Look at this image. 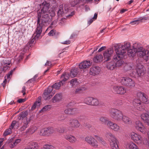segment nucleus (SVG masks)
Segmentation results:
<instances>
[{"label": "nucleus", "mask_w": 149, "mask_h": 149, "mask_svg": "<svg viewBox=\"0 0 149 149\" xmlns=\"http://www.w3.org/2000/svg\"><path fill=\"white\" fill-rule=\"evenodd\" d=\"M107 67L108 69L113 70L115 69L116 67L115 63L113 61L108 63L107 64Z\"/></svg>", "instance_id": "cd10ccee"}, {"label": "nucleus", "mask_w": 149, "mask_h": 149, "mask_svg": "<svg viewBox=\"0 0 149 149\" xmlns=\"http://www.w3.org/2000/svg\"><path fill=\"white\" fill-rule=\"evenodd\" d=\"M37 127L35 125H33L31 126L26 131V134H32L37 130Z\"/></svg>", "instance_id": "c756f323"}, {"label": "nucleus", "mask_w": 149, "mask_h": 149, "mask_svg": "<svg viewBox=\"0 0 149 149\" xmlns=\"http://www.w3.org/2000/svg\"><path fill=\"white\" fill-rule=\"evenodd\" d=\"M65 128L64 127H60L59 129H58V131L59 133H63L65 132Z\"/></svg>", "instance_id": "13d9d810"}, {"label": "nucleus", "mask_w": 149, "mask_h": 149, "mask_svg": "<svg viewBox=\"0 0 149 149\" xmlns=\"http://www.w3.org/2000/svg\"><path fill=\"white\" fill-rule=\"evenodd\" d=\"M139 21H140V19L134 20L131 22L130 24H131L132 25L137 24L139 23Z\"/></svg>", "instance_id": "603ef678"}, {"label": "nucleus", "mask_w": 149, "mask_h": 149, "mask_svg": "<svg viewBox=\"0 0 149 149\" xmlns=\"http://www.w3.org/2000/svg\"><path fill=\"white\" fill-rule=\"evenodd\" d=\"M98 141L100 143L102 144L104 146H106L107 145L106 142L102 137L99 138V139Z\"/></svg>", "instance_id": "8fccbe9b"}, {"label": "nucleus", "mask_w": 149, "mask_h": 149, "mask_svg": "<svg viewBox=\"0 0 149 149\" xmlns=\"http://www.w3.org/2000/svg\"><path fill=\"white\" fill-rule=\"evenodd\" d=\"M63 4L60 5L58 7V10L57 12L58 17H61L64 15V12L63 10Z\"/></svg>", "instance_id": "7c9ffc66"}, {"label": "nucleus", "mask_w": 149, "mask_h": 149, "mask_svg": "<svg viewBox=\"0 0 149 149\" xmlns=\"http://www.w3.org/2000/svg\"><path fill=\"white\" fill-rule=\"evenodd\" d=\"M26 87L25 86H24L22 87V93H23V95H24L25 94Z\"/></svg>", "instance_id": "0e129e2a"}, {"label": "nucleus", "mask_w": 149, "mask_h": 149, "mask_svg": "<svg viewBox=\"0 0 149 149\" xmlns=\"http://www.w3.org/2000/svg\"><path fill=\"white\" fill-rule=\"evenodd\" d=\"M65 117L64 115H62L60 116L58 118V120H63L65 119Z\"/></svg>", "instance_id": "680f3d73"}, {"label": "nucleus", "mask_w": 149, "mask_h": 149, "mask_svg": "<svg viewBox=\"0 0 149 149\" xmlns=\"http://www.w3.org/2000/svg\"><path fill=\"white\" fill-rule=\"evenodd\" d=\"M91 64V63L89 61H84L79 64V68H75L71 69L70 72V75L72 77H76L77 74L81 72L80 69H84L89 67Z\"/></svg>", "instance_id": "f03ea898"}, {"label": "nucleus", "mask_w": 149, "mask_h": 149, "mask_svg": "<svg viewBox=\"0 0 149 149\" xmlns=\"http://www.w3.org/2000/svg\"><path fill=\"white\" fill-rule=\"evenodd\" d=\"M112 91L116 94L123 95L126 93V89L123 86H114L113 87Z\"/></svg>", "instance_id": "f8f14e48"}, {"label": "nucleus", "mask_w": 149, "mask_h": 149, "mask_svg": "<svg viewBox=\"0 0 149 149\" xmlns=\"http://www.w3.org/2000/svg\"><path fill=\"white\" fill-rule=\"evenodd\" d=\"M48 130L47 127L41 129L40 131L39 135L40 136H48L47 131Z\"/></svg>", "instance_id": "c9c22d12"}, {"label": "nucleus", "mask_w": 149, "mask_h": 149, "mask_svg": "<svg viewBox=\"0 0 149 149\" xmlns=\"http://www.w3.org/2000/svg\"><path fill=\"white\" fill-rule=\"evenodd\" d=\"M65 20V18H62L61 20L59 21V24L60 25H63Z\"/></svg>", "instance_id": "4d7b16f0"}, {"label": "nucleus", "mask_w": 149, "mask_h": 149, "mask_svg": "<svg viewBox=\"0 0 149 149\" xmlns=\"http://www.w3.org/2000/svg\"><path fill=\"white\" fill-rule=\"evenodd\" d=\"M51 107V105H48L45 106L40 111V112L46 111L48 110Z\"/></svg>", "instance_id": "c03bdc74"}, {"label": "nucleus", "mask_w": 149, "mask_h": 149, "mask_svg": "<svg viewBox=\"0 0 149 149\" xmlns=\"http://www.w3.org/2000/svg\"><path fill=\"white\" fill-rule=\"evenodd\" d=\"M105 136L107 139H109L110 144L112 149H119L118 145V141L115 136L110 132H107Z\"/></svg>", "instance_id": "7ed1b4c3"}, {"label": "nucleus", "mask_w": 149, "mask_h": 149, "mask_svg": "<svg viewBox=\"0 0 149 149\" xmlns=\"http://www.w3.org/2000/svg\"><path fill=\"white\" fill-rule=\"evenodd\" d=\"M99 120L102 124L105 125H107V123L109 121L107 120V118L103 116L101 117L100 118Z\"/></svg>", "instance_id": "ea45409f"}, {"label": "nucleus", "mask_w": 149, "mask_h": 149, "mask_svg": "<svg viewBox=\"0 0 149 149\" xmlns=\"http://www.w3.org/2000/svg\"><path fill=\"white\" fill-rule=\"evenodd\" d=\"M141 117L144 122L146 123L149 125V111L146 113L142 114Z\"/></svg>", "instance_id": "b1692460"}, {"label": "nucleus", "mask_w": 149, "mask_h": 149, "mask_svg": "<svg viewBox=\"0 0 149 149\" xmlns=\"http://www.w3.org/2000/svg\"><path fill=\"white\" fill-rule=\"evenodd\" d=\"M115 47L116 48L115 50L116 52L122 54L124 55H126L127 51L131 48L130 43L129 42L124 43V45L117 44Z\"/></svg>", "instance_id": "20e7f679"}, {"label": "nucleus", "mask_w": 149, "mask_h": 149, "mask_svg": "<svg viewBox=\"0 0 149 149\" xmlns=\"http://www.w3.org/2000/svg\"><path fill=\"white\" fill-rule=\"evenodd\" d=\"M101 71V69L100 67L97 66H93L92 67L89 71L91 75L95 76L99 74Z\"/></svg>", "instance_id": "aec40b11"}, {"label": "nucleus", "mask_w": 149, "mask_h": 149, "mask_svg": "<svg viewBox=\"0 0 149 149\" xmlns=\"http://www.w3.org/2000/svg\"><path fill=\"white\" fill-rule=\"evenodd\" d=\"M84 139L85 141L91 146L95 148L98 147V145L97 141L92 136H87Z\"/></svg>", "instance_id": "9d476101"}, {"label": "nucleus", "mask_w": 149, "mask_h": 149, "mask_svg": "<svg viewBox=\"0 0 149 149\" xmlns=\"http://www.w3.org/2000/svg\"><path fill=\"white\" fill-rule=\"evenodd\" d=\"M136 51L137 48H136L128 49L127 50V55L130 57H133L135 55Z\"/></svg>", "instance_id": "a878e982"}, {"label": "nucleus", "mask_w": 149, "mask_h": 149, "mask_svg": "<svg viewBox=\"0 0 149 149\" xmlns=\"http://www.w3.org/2000/svg\"><path fill=\"white\" fill-rule=\"evenodd\" d=\"M69 125L71 127V128H69L68 129L69 131H72V128H78L80 125V124L78 120L76 119H71L69 120Z\"/></svg>", "instance_id": "2eb2a0df"}, {"label": "nucleus", "mask_w": 149, "mask_h": 149, "mask_svg": "<svg viewBox=\"0 0 149 149\" xmlns=\"http://www.w3.org/2000/svg\"><path fill=\"white\" fill-rule=\"evenodd\" d=\"M63 137L66 140L71 143H74L77 141V138L74 136L69 134L64 135Z\"/></svg>", "instance_id": "412c9836"}, {"label": "nucleus", "mask_w": 149, "mask_h": 149, "mask_svg": "<svg viewBox=\"0 0 149 149\" xmlns=\"http://www.w3.org/2000/svg\"><path fill=\"white\" fill-rule=\"evenodd\" d=\"M29 145L31 148H33V149H37L38 147V144L36 142L31 143Z\"/></svg>", "instance_id": "49530a36"}, {"label": "nucleus", "mask_w": 149, "mask_h": 149, "mask_svg": "<svg viewBox=\"0 0 149 149\" xmlns=\"http://www.w3.org/2000/svg\"><path fill=\"white\" fill-rule=\"evenodd\" d=\"M84 126L86 127L87 128H88L89 129H90L91 128V125L90 124L86 123H84Z\"/></svg>", "instance_id": "69168bd1"}, {"label": "nucleus", "mask_w": 149, "mask_h": 149, "mask_svg": "<svg viewBox=\"0 0 149 149\" xmlns=\"http://www.w3.org/2000/svg\"><path fill=\"white\" fill-rule=\"evenodd\" d=\"M135 144L132 142H127L125 144V147L126 149H132Z\"/></svg>", "instance_id": "2f4dec72"}, {"label": "nucleus", "mask_w": 149, "mask_h": 149, "mask_svg": "<svg viewBox=\"0 0 149 149\" xmlns=\"http://www.w3.org/2000/svg\"><path fill=\"white\" fill-rule=\"evenodd\" d=\"M121 121L126 125H130L132 123L131 118L126 116L123 115V114L120 119V121Z\"/></svg>", "instance_id": "5701e85b"}, {"label": "nucleus", "mask_w": 149, "mask_h": 149, "mask_svg": "<svg viewBox=\"0 0 149 149\" xmlns=\"http://www.w3.org/2000/svg\"><path fill=\"white\" fill-rule=\"evenodd\" d=\"M40 105V101H36L35 102L31 108V110H33L37 107H38Z\"/></svg>", "instance_id": "79ce46f5"}, {"label": "nucleus", "mask_w": 149, "mask_h": 149, "mask_svg": "<svg viewBox=\"0 0 149 149\" xmlns=\"http://www.w3.org/2000/svg\"><path fill=\"white\" fill-rule=\"evenodd\" d=\"M116 52V54L113 57V61L115 63L116 67H120L124 63L122 59L124 57L125 55Z\"/></svg>", "instance_id": "6e6552de"}, {"label": "nucleus", "mask_w": 149, "mask_h": 149, "mask_svg": "<svg viewBox=\"0 0 149 149\" xmlns=\"http://www.w3.org/2000/svg\"><path fill=\"white\" fill-rule=\"evenodd\" d=\"M29 122L27 120V119H26V121H24L23 122V124L22 127L20 128V130L21 131H24L28 127V124Z\"/></svg>", "instance_id": "e433bc0d"}, {"label": "nucleus", "mask_w": 149, "mask_h": 149, "mask_svg": "<svg viewBox=\"0 0 149 149\" xmlns=\"http://www.w3.org/2000/svg\"><path fill=\"white\" fill-rule=\"evenodd\" d=\"M82 90L81 88H80L77 89L75 91V93H80Z\"/></svg>", "instance_id": "052dcab7"}, {"label": "nucleus", "mask_w": 149, "mask_h": 149, "mask_svg": "<svg viewBox=\"0 0 149 149\" xmlns=\"http://www.w3.org/2000/svg\"><path fill=\"white\" fill-rule=\"evenodd\" d=\"M47 128L48 129V130L47 131L48 136L50 135L51 134H52L55 132V130L54 129L53 127H47Z\"/></svg>", "instance_id": "09e8293b"}, {"label": "nucleus", "mask_w": 149, "mask_h": 149, "mask_svg": "<svg viewBox=\"0 0 149 149\" xmlns=\"http://www.w3.org/2000/svg\"><path fill=\"white\" fill-rule=\"evenodd\" d=\"M121 83L123 85L131 88L135 85L134 81L129 77H122Z\"/></svg>", "instance_id": "1a4fd4ad"}, {"label": "nucleus", "mask_w": 149, "mask_h": 149, "mask_svg": "<svg viewBox=\"0 0 149 149\" xmlns=\"http://www.w3.org/2000/svg\"><path fill=\"white\" fill-rule=\"evenodd\" d=\"M123 114L122 111L115 108H111L109 110L110 116L117 121H120V119Z\"/></svg>", "instance_id": "39448f33"}, {"label": "nucleus", "mask_w": 149, "mask_h": 149, "mask_svg": "<svg viewBox=\"0 0 149 149\" xmlns=\"http://www.w3.org/2000/svg\"><path fill=\"white\" fill-rule=\"evenodd\" d=\"M77 109L74 108L72 109H67L64 111V113L67 115H73L77 114L78 112Z\"/></svg>", "instance_id": "4be33fe9"}, {"label": "nucleus", "mask_w": 149, "mask_h": 149, "mask_svg": "<svg viewBox=\"0 0 149 149\" xmlns=\"http://www.w3.org/2000/svg\"><path fill=\"white\" fill-rule=\"evenodd\" d=\"M52 96V95L50 94V93H49L46 91H45L42 95L43 98L46 100L50 99Z\"/></svg>", "instance_id": "72a5a7b5"}, {"label": "nucleus", "mask_w": 149, "mask_h": 149, "mask_svg": "<svg viewBox=\"0 0 149 149\" xmlns=\"http://www.w3.org/2000/svg\"><path fill=\"white\" fill-rule=\"evenodd\" d=\"M134 127L137 130L142 133H144L146 132V128L140 121H136L134 124Z\"/></svg>", "instance_id": "a211bd4d"}, {"label": "nucleus", "mask_w": 149, "mask_h": 149, "mask_svg": "<svg viewBox=\"0 0 149 149\" xmlns=\"http://www.w3.org/2000/svg\"><path fill=\"white\" fill-rule=\"evenodd\" d=\"M25 101V100L24 99L20 98L17 100V102L19 103H21L24 102Z\"/></svg>", "instance_id": "e2e57ef3"}, {"label": "nucleus", "mask_w": 149, "mask_h": 149, "mask_svg": "<svg viewBox=\"0 0 149 149\" xmlns=\"http://www.w3.org/2000/svg\"><path fill=\"white\" fill-rule=\"evenodd\" d=\"M113 53V50L112 48H110L105 51L103 54L104 60L107 61L110 59Z\"/></svg>", "instance_id": "6ab92c4d"}, {"label": "nucleus", "mask_w": 149, "mask_h": 149, "mask_svg": "<svg viewBox=\"0 0 149 149\" xmlns=\"http://www.w3.org/2000/svg\"><path fill=\"white\" fill-rule=\"evenodd\" d=\"M21 141V140L20 139H16L14 142H12L9 144V146L10 148H13L18 143H19Z\"/></svg>", "instance_id": "4c0bfd02"}, {"label": "nucleus", "mask_w": 149, "mask_h": 149, "mask_svg": "<svg viewBox=\"0 0 149 149\" xmlns=\"http://www.w3.org/2000/svg\"><path fill=\"white\" fill-rule=\"evenodd\" d=\"M70 41L69 40H67L64 41L62 43L63 44H66L68 45L70 44Z\"/></svg>", "instance_id": "774afa93"}, {"label": "nucleus", "mask_w": 149, "mask_h": 149, "mask_svg": "<svg viewBox=\"0 0 149 149\" xmlns=\"http://www.w3.org/2000/svg\"><path fill=\"white\" fill-rule=\"evenodd\" d=\"M70 84L71 86L74 87H76L78 84V82L76 79H73L70 81Z\"/></svg>", "instance_id": "58836bf2"}, {"label": "nucleus", "mask_w": 149, "mask_h": 149, "mask_svg": "<svg viewBox=\"0 0 149 149\" xmlns=\"http://www.w3.org/2000/svg\"><path fill=\"white\" fill-rule=\"evenodd\" d=\"M52 146L50 145H45L43 148L41 149H51Z\"/></svg>", "instance_id": "bf43d9fd"}, {"label": "nucleus", "mask_w": 149, "mask_h": 149, "mask_svg": "<svg viewBox=\"0 0 149 149\" xmlns=\"http://www.w3.org/2000/svg\"><path fill=\"white\" fill-rule=\"evenodd\" d=\"M103 59V57L102 55H98L94 57L93 61L94 62L98 63L102 61Z\"/></svg>", "instance_id": "c85d7f7f"}, {"label": "nucleus", "mask_w": 149, "mask_h": 149, "mask_svg": "<svg viewBox=\"0 0 149 149\" xmlns=\"http://www.w3.org/2000/svg\"><path fill=\"white\" fill-rule=\"evenodd\" d=\"M123 100L121 99H118L115 100L114 104H116L117 106L121 105L123 104Z\"/></svg>", "instance_id": "37998d69"}, {"label": "nucleus", "mask_w": 149, "mask_h": 149, "mask_svg": "<svg viewBox=\"0 0 149 149\" xmlns=\"http://www.w3.org/2000/svg\"><path fill=\"white\" fill-rule=\"evenodd\" d=\"M15 68H14L13 69V70H11L10 71V72L7 74L6 75L5 77V79L3 81V82H4L6 81V79H8V78H10V76L12 75L13 73V71L15 70Z\"/></svg>", "instance_id": "a18cd8bd"}, {"label": "nucleus", "mask_w": 149, "mask_h": 149, "mask_svg": "<svg viewBox=\"0 0 149 149\" xmlns=\"http://www.w3.org/2000/svg\"><path fill=\"white\" fill-rule=\"evenodd\" d=\"M93 97H88L86 98L84 100V103L88 105H90Z\"/></svg>", "instance_id": "a19ab883"}, {"label": "nucleus", "mask_w": 149, "mask_h": 149, "mask_svg": "<svg viewBox=\"0 0 149 149\" xmlns=\"http://www.w3.org/2000/svg\"><path fill=\"white\" fill-rule=\"evenodd\" d=\"M27 115V111H23L21 112L18 115V119L19 120L23 119L24 118L26 117Z\"/></svg>", "instance_id": "473e14b6"}, {"label": "nucleus", "mask_w": 149, "mask_h": 149, "mask_svg": "<svg viewBox=\"0 0 149 149\" xmlns=\"http://www.w3.org/2000/svg\"><path fill=\"white\" fill-rule=\"evenodd\" d=\"M108 127L110 129L116 132H118L120 130V126L117 124L111 121H109L107 123Z\"/></svg>", "instance_id": "f3484780"}, {"label": "nucleus", "mask_w": 149, "mask_h": 149, "mask_svg": "<svg viewBox=\"0 0 149 149\" xmlns=\"http://www.w3.org/2000/svg\"><path fill=\"white\" fill-rule=\"evenodd\" d=\"M135 77H139L143 75L145 73V71L143 68H137L136 72H133V74H134Z\"/></svg>", "instance_id": "393cba45"}, {"label": "nucleus", "mask_w": 149, "mask_h": 149, "mask_svg": "<svg viewBox=\"0 0 149 149\" xmlns=\"http://www.w3.org/2000/svg\"><path fill=\"white\" fill-rule=\"evenodd\" d=\"M62 95L61 93L57 94L52 98L51 101L53 103H55L60 100L62 98Z\"/></svg>", "instance_id": "bb28decb"}, {"label": "nucleus", "mask_w": 149, "mask_h": 149, "mask_svg": "<svg viewBox=\"0 0 149 149\" xmlns=\"http://www.w3.org/2000/svg\"><path fill=\"white\" fill-rule=\"evenodd\" d=\"M137 96L141 100L143 103L147 104L149 103L148 96L145 93L139 92L137 93Z\"/></svg>", "instance_id": "4468645a"}, {"label": "nucleus", "mask_w": 149, "mask_h": 149, "mask_svg": "<svg viewBox=\"0 0 149 149\" xmlns=\"http://www.w3.org/2000/svg\"><path fill=\"white\" fill-rule=\"evenodd\" d=\"M50 4L45 1L40 5V9L37 11V27L33 34L34 38L29 42V45L31 46L35 39H38L42 31V28L47 26L52 20V18L55 15L54 11L50 10Z\"/></svg>", "instance_id": "f257e3e1"}, {"label": "nucleus", "mask_w": 149, "mask_h": 149, "mask_svg": "<svg viewBox=\"0 0 149 149\" xmlns=\"http://www.w3.org/2000/svg\"><path fill=\"white\" fill-rule=\"evenodd\" d=\"M79 0H72V1L70 3V4H66L64 6V9L66 14L70 13V14H68L67 15V17H69L72 16L74 15V13L73 11L71 12V8H70V6L72 7H74L79 2Z\"/></svg>", "instance_id": "423d86ee"}, {"label": "nucleus", "mask_w": 149, "mask_h": 149, "mask_svg": "<svg viewBox=\"0 0 149 149\" xmlns=\"http://www.w3.org/2000/svg\"><path fill=\"white\" fill-rule=\"evenodd\" d=\"M52 64L51 62L48 61H47L46 63L45 64V65L46 66H50L52 65Z\"/></svg>", "instance_id": "338daca9"}, {"label": "nucleus", "mask_w": 149, "mask_h": 149, "mask_svg": "<svg viewBox=\"0 0 149 149\" xmlns=\"http://www.w3.org/2000/svg\"><path fill=\"white\" fill-rule=\"evenodd\" d=\"M99 104V100L96 98L93 97L90 105L97 106Z\"/></svg>", "instance_id": "f704fd0d"}, {"label": "nucleus", "mask_w": 149, "mask_h": 149, "mask_svg": "<svg viewBox=\"0 0 149 149\" xmlns=\"http://www.w3.org/2000/svg\"><path fill=\"white\" fill-rule=\"evenodd\" d=\"M133 105L135 108L138 110L141 111L144 108L143 104L139 100L134 99L133 101Z\"/></svg>", "instance_id": "dca6fc26"}, {"label": "nucleus", "mask_w": 149, "mask_h": 149, "mask_svg": "<svg viewBox=\"0 0 149 149\" xmlns=\"http://www.w3.org/2000/svg\"><path fill=\"white\" fill-rule=\"evenodd\" d=\"M10 127L7 129L4 133L3 136H5L8 135L12 133Z\"/></svg>", "instance_id": "de8ad7c7"}, {"label": "nucleus", "mask_w": 149, "mask_h": 149, "mask_svg": "<svg viewBox=\"0 0 149 149\" xmlns=\"http://www.w3.org/2000/svg\"><path fill=\"white\" fill-rule=\"evenodd\" d=\"M53 87H52V86L51 87H49L46 90H45V91H46L48 93H50L51 92H52V90L53 88Z\"/></svg>", "instance_id": "6e6d98bb"}, {"label": "nucleus", "mask_w": 149, "mask_h": 149, "mask_svg": "<svg viewBox=\"0 0 149 149\" xmlns=\"http://www.w3.org/2000/svg\"><path fill=\"white\" fill-rule=\"evenodd\" d=\"M69 75L68 73H65L63 74L61 77V80L59 82L55 83L52 85V87L56 89H58L60 88L61 84L63 85L65 81L69 78Z\"/></svg>", "instance_id": "0eeeda50"}, {"label": "nucleus", "mask_w": 149, "mask_h": 149, "mask_svg": "<svg viewBox=\"0 0 149 149\" xmlns=\"http://www.w3.org/2000/svg\"><path fill=\"white\" fill-rule=\"evenodd\" d=\"M17 121L16 120L13 121L9 127L11 129H13Z\"/></svg>", "instance_id": "5fc2aeb1"}, {"label": "nucleus", "mask_w": 149, "mask_h": 149, "mask_svg": "<svg viewBox=\"0 0 149 149\" xmlns=\"http://www.w3.org/2000/svg\"><path fill=\"white\" fill-rule=\"evenodd\" d=\"M56 31L55 30L52 29L48 33V34L49 36H53L55 34Z\"/></svg>", "instance_id": "864d4df0"}, {"label": "nucleus", "mask_w": 149, "mask_h": 149, "mask_svg": "<svg viewBox=\"0 0 149 149\" xmlns=\"http://www.w3.org/2000/svg\"><path fill=\"white\" fill-rule=\"evenodd\" d=\"M147 50L145 49L142 47H140L138 49H137L136 53L137 55L143 58L144 60L147 61L148 60V58L147 56Z\"/></svg>", "instance_id": "ddd939ff"}, {"label": "nucleus", "mask_w": 149, "mask_h": 149, "mask_svg": "<svg viewBox=\"0 0 149 149\" xmlns=\"http://www.w3.org/2000/svg\"><path fill=\"white\" fill-rule=\"evenodd\" d=\"M130 136L132 139L135 143L138 144H140L142 143V138L141 135L132 132L131 133Z\"/></svg>", "instance_id": "9b49d317"}, {"label": "nucleus", "mask_w": 149, "mask_h": 149, "mask_svg": "<svg viewBox=\"0 0 149 149\" xmlns=\"http://www.w3.org/2000/svg\"><path fill=\"white\" fill-rule=\"evenodd\" d=\"M3 63L4 66H7L10 64V61L9 60L4 59L3 60Z\"/></svg>", "instance_id": "3c124183"}]
</instances>
